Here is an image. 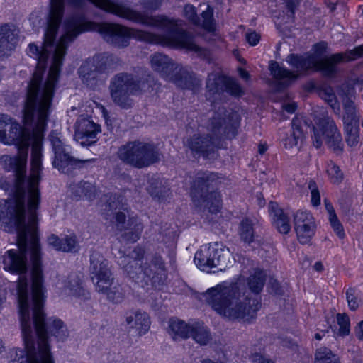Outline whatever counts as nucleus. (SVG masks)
<instances>
[{
    "instance_id": "nucleus-1",
    "label": "nucleus",
    "mask_w": 363,
    "mask_h": 363,
    "mask_svg": "<svg viewBox=\"0 0 363 363\" xmlns=\"http://www.w3.org/2000/svg\"><path fill=\"white\" fill-rule=\"evenodd\" d=\"M65 33L55 43L52 40L40 46L31 43L28 47V55L37 61L35 70L28 84L23 105L25 127L7 114H0V142L14 144L18 155L0 157V165L15 176L14 191H26L24 184L28 149L31 145L30 174L28 190L38 189L42 166L43 133L50 113L52 99L59 82L61 67L69 45L82 33L96 31L108 43L117 48L127 47L131 37L139 40V30L108 23L86 21L84 14L74 13L65 21Z\"/></svg>"
},
{
    "instance_id": "nucleus-2",
    "label": "nucleus",
    "mask_w": 363,
    "mask_h": 363,
    "mask_svg": "<svg viewBox=\"0 0 363 363\" xmlns=\"http://www.w3.org/2000/svg\"><path fill=\"white\" fill-rule=\"evenodd\" d=\"M26 191L18 190L13 196L4 201L6 214L14 220L17 231L16 244L18 250H9L0 258L4 269L11 274L19 275L17 284L18 305L23 323L28 320V301L30 300V289L28 279L24 276L28 272V240H30L31 297L33 296L35 269L40 274V291L44 290L43 274L41 262L40 246L38 237L37 209L40 202L39 189L28 190V221H26Z\"/></svg>"
},
{
    "instance_id": "nucleus-3",
    "label": "nucleus",
    "mask_w": 363,
    "mask_h": 363,
    "mask_svg": "<svg viewBox=\"0 0 363 363\" xmlns=\"http://www.w3.org/2000/svg\"><path fill=\"white\" fill-rule=\"evenodd\" d=\"M33 305V318L30 315V300L28 301V320L23 323L18 309L21 331L26 350L15 349L10 363H54L48 344V335L64 342L69 331L64 322L58 318H45L43 311L45 301V289L40 291V274L35 269Z\"/></svg>"
},
{
    "instance_id": "nucleus-4",
    "label": "nucleus",
    "mask_w": 363,
    "mask_h": 363,
    "mask_svg": "<svg viewBox=\"0 0 363 363\" xmlns=\"http://www.w3.org/2000/svg\"><path fill=\"white\" fill-rule=\"evenodd\" d=\"M264 271L257 269L247 279V286L253 296L238 282H223L208 289L203 297L218 314L229 320L250 321L256 318L261 306L259 294L266 281Z\"/></svg>"
},
{
    "instance_id": "nucleus-5",
    "label": "nucleus",
    "mask_w": 363,
    "mask_h": 363,
    "mask_svg": "<svg viewBox=\"0 0 363 363\" xmlns=\"http://www.w3.org/2000/svg\"><path fill=\"white\" fill-rule=\"evenodd\" d=\"M239 117L236 112L228 111L224 106H219L210 118L207 128L210 134H194L187 139L185 145L194 156L203 158H213L218 149L219 138L235 135V130L239 125Z\"/></svg>"
},
{
    "instance_id": "nucleus-6",
    "label": "nucleus",
    "mask_w": 363,
    "mask_h": 363,
    "mask_svg": "<svg viewBox=\"0 0 363 363\" xmlns=\"http://www.w3.org/2000/svg\"><path fill=\"white\" fill-rule=\"evenodd\" d=\"M154 84L155 79L150 74L138 77L133 73L121 72L111 79L108 91L113 104L122 109L128 110L134 104L131 96L150 91Z\"/></svg>"
},
{
    "instance_id": "nucleus-7",
    "label": "nucleus",
    "mask_w": 363,
    "mask_h": 363,
    "mask_svg": "<svg viewBox=\"0 0 363 363\" xmlns=\"http://www.w3.org/2000/svg\"><path fill=\"white\" fill-rule=\"evenodd\" d=\"M108 264L101 252L91 251L89 272L96 290L106 294L110 301L118 303L124 298V291L120 284L113 282Z\"/></svg>"
},
{
    "instance_id": "nucleus-8",
    "label": "nucleus",
    "mask_w": 363,
    "mask_h": 363,
    "mask_svg": "<svg viewBox=\"0 0 363 363\" xmlns=\"http://www.w3.org/2000/svg\"><path fill=\"white\" fill-rule=\"evenodd\" d=\"M220 179L214 172H197L191 186V196L194 203L211 213H218L222 203L220 194L216 191H209V188L217 186L221 182Z\"/></svg>"
},
{
    "instance_id": "nucleus-9",
    "label": "nucleus",
    "mask_w": 363,
    "mask_h": 363,
    "mask_svg": "<svg viewBox=\"0 0 363 363\" xmlns=\"http://www.w3.org/2000/svg\"><path fill=\"white\" fill-rule=\"evenodd\" d=\"M286 61L300 73L320 72L325 77L333 78L339 72L337 65L346 61V54L338 52L318 60L313 54L291 53L286 57Z\"/></svg>"
},
{
    "instance_id": "nucleus-10",
    "label": "nucleus",
    "mask_w": 363,
    "mask_h": 363,
    "mask_svg": "<svg viewBox=\"0 0 363 363\" xmlns=\"http://www.w3.org/2000/svg\"><path fill=\"white\" fill-rule=\"evenodd\" d=\"M117 156L124 164L143 169L159 162L161 153L153 143L134 140L121 146Z\"/></svg>"
},
{
    "instance_id": "nucleus-11",
    "label": "nucleus",
    "mask_w": 363,
    "mask_h": 363,
    "mask_svg": "<svg viewBox=\"0 0 363 363\" xmlns=\"http://www.w3.org/2000/svg\"><path fill=\"white\" fill-rule=\"evenodd\" d=\"M313 133V145L316 148H320L325 142L335 155H340L342 153L344 144L341 133L334 120L327 112H322L315 118Z\"/></svg>"
},
{
    "instance_id": "nucleus-12",
    "label": "nucleus",
    "mask_w": 363,
    "mask_h": 363,
    "mask_svg": "<svg viewBox=\"0 0 363 363\" xmlns=\"http://www.w3.org/2000/svg\"><path fill=\"white\" fill-rule=\"evenodd\" d=\"M118 61L116 56L107 52L96 54L80 65L79 77L84 84L94 89L97 86L99 75L113 71Z\"/></svg>"
},
{
    "instance_id": "nucleus-13",
    "label": "nucleus",
    "mask_w": 363,
    "mask_h": 363,
    "mask_svg": "<svg viewBox=\"0 0 363 363\" xmlns=\"http://www.w3.org/2000/svg\"><path fill=\"white\" fill-rule=\"evenodd\" d=\"M231 254L228 248L223 244L214 242L209 246H203L194 256V262L203 271H209L213 268L223 271L230 264Z\"/></svg>"
},
{
    "instance_id": "nucleus-14",
    "label": "nucleus",
    "mask_w": 363,
    "mask_h": 363,
    "mask_svg": "<svg viewBox=\"0 0 363 363\" xmlns=\"http://www.w3.org/2000/svg\"><path fill=\"white\" fill-rule=\"evenodd\" d=\"M121 206L118 198L113 197L110 199L106 207L111 211L119 210L115 213L114 218L116 230L122 232L121 238L127 242H135L140 238L143 225L137 217H132L126 220L125 213L120 211L121 209H124Z\"/></svg>"
},
{
    "instance_id": "nucleus-15",
    "label": "nucleus",
    "mask_w": 363,
    "mask_h": 363,
    "mask_svg": "<svg viewBox=\"0 0 363 363\" xmlns=\"http://www.w3.org/2000/svg\"><path fill=\"white\" fill-rule=\"evenodd\" d=\"M137 270L140 278L139 281H133L141 284L143 286L150 285L155 289H160L167 279L164 262L158 254L147 258L145 263Z\"/></svg>"
},
{
    "instance_id": "nucleus-16",
    "label": "nucleus",
    "mask_w": 363,
    "mask_h": 363,
    "mask_svg": "<svg viewBox=\"0 0 363 363\" xmlns=\"http://www.w3.org/2000/svg\"><path fill=\"white\" fill-rule=\"evenodd\" d=\"M206 89L207 97L224 92L234 97H239L244 94L242 86L236 79L217 72L208 74Z\"/></svg>"
},
{
    "instance_id": "nucleus-17",
    "label": "nucleus",
    "mask_w": 363,
    "mask_h": 363,
    "mask_svg": "<svg viewBox=\"0 0 363 363\" xmlns=\"http://www.w3.org/2000/svg\"><path fill=\"white\" fill-rule=\"evenodd\" d=\"M50 141L55 154L52 165L62 172L69 165L90 164L96 162V159L77 160L70 155L69 147L65 145L60 138L55 133L50 135Z\"/></svg>"
},
{
    "instance_id": "nucleus-18",
    "label": "nucleus",
    "mask_w": 363,
    "mask_h": 363,
    "mask_svg": "<svg viewBox=\"0 0 363 363\" xmlns=\"http://www.w3.org/2000/svg\"><path fill=\"white\" fill-rule=\"evenodd\" d=\"M74 140L82 146H89L96 142V135L101 132L99 124L86 118H79L75 123Z\"/></svg>"
},
{
    "instance_id": "nucleus-19",
    "label": "nucleus",
    "mask_w": 363,
    "mask_h": 363,
    "mask_svg": "<svg viewBox=\"0 0 363 363\" xmlns=\"http://www.w3.org/2000/svg\"><path fill=\"white\" fill-rule=\"evenodd\" d=\"M145 250L137 245L129 255H121L118 260V264L124 269L128 275L133 280L139 281L140 276L137 269L142 265L140 262L143 259Z\"/></svg>"
},
{
    "instance_id": "nucleus-20",
    "label": "nucleus",
    "mask_w": 363,
    "mask_h": 363,
    "mask_svg": "<svg viewBox=\"0 0 363 363\" xmlns=\"http://www.w3.org/2000/svg\"><path fill=\"white\" fill-rule=\"evenodd\" d=\"M182 89H190L196 91L201 85V80L187 69L178 65L177 69L169 80Z\"/></svg>"
},
{
    "instance_id": "nucleus-21",
    "label": "nucleus",
    "mask_w": 363,
    "mask_h": 363,
    "mask_svg": "<svg viewBox=\"0 0 363 363\" xmlns=\"http://www.w3.org/2000/svg\"><path fill=\"white\" fill-rule=\"evenodd\" d=\"M18 42V32L14 26L7 23L0 26V56H8Z\"/></svg>"
},
{
    "instance_id": "nucleus-22",
    "label": "nucleus",
    "mask_w": 363,
    "mask_h": 363,
    "mask_svg": "<svg viewBox=\"0 0 363 363\" xmlns=\"http://www.w3.org/2000/svg\"><path fill=\"white\" fill-rule=\"evenodd\" d=\"M150 63L153 70L168 81L172 77L178 66L170 57L160 52H156L150 56Z\"/></svg>"
},
{
    "instance_id": "nucleus-23",
    "label": "nucleus",
    "mask_w": 363,
    "mask_h": 363,
    "mask_svg": "<svg viewBox=\"0 0 363 363\" xmlns=\"http://www.w3.org/2000/svg\"><path fill=\"white\" fill-rule=\"evenodd\" d=\"M126 325L130 328H135L139 335L145 334L150 329V320L147 313L140 310H131L125 312Z\"/></svg>"
},
{
    "instance_id": "nucleus-24",
    "label": "nucleus",
    "mask_w": 363,
    "mask_h": 363,
    "mask_svg": "<svg viewBox=\"0 0 363 363\" xmlns=\"http://www.w3.org/2000/svg\"><path fill=\"white\" fill-rule=\"evenodd\" d=\"M269 69L272 75L278 82L280 89L286 88L292 81L297 79L299 77V74L280 66L275 61L270 62Z\"/></svg>"
},
{
    "instance_id": "nucleus-25",
    "label": "nucleus",
    "mask_w": 363,
    "mask_h": 363,
    "mask_svg": "<svg viewBox=\"0 0 363 363\" xmlns=\"http://www.w3.org/2000/svg\"><path fill=\"white\" fill-rule=\"evenodd\" d=\"M269 211L273 219L275 228L280 233L286 234L291 229L290 220L288 216L280 208L276 202L269 203Z\"/></svg>"
},
{
    "instance_id": "nucleus-26",
    "label": "nucleus",
    "mask_w": 363,
    "mask_h": 363,
    "mask_svg": "<svg viewBox=\"0 0 363 363\" xmlns=\"http://www.w3.org/2000/svg\"><path fill=\"white\" fill-rule=\"evenodd\" d=\"M304 135L298 119H293L291 121V129L289 134L282 140L283 145L286 149H291L297 147L298 142H302Z\"/></svg>"
},
{
    "instance_id": "nucleus-27",
    "label": "nucleus",
    "mask_w": 363,
    "mask_h": 363,
    "mask_svg": "<svg viewBox=\"0 0 363 363\" xmlns=\"http://www.w3.org/2000/svg\"><path fill=\"white\" fill-rule=\"evenodd\" d=\"M72 192L77 197H84L89 201H92L97 194V188L95 183L81 181L72 185Z\"/></svg>"
},
{
    "instance_id": "nucleus-28",
    "label": "nucleus",
    "mask_w": 363,
    "mask_h": 363,
    "mask_svg": "<svg viewBox=\"0 0 363 363\" xmlns=\"http://www.w3.org/2000/svg\"><path fill=\"white\" fill-rule=\"evenodd\" d=\"M190 328L184 321L172 318L169 321L168 333L174 340H185L189 337Z\"/></svg>"
},
{
    "instance_id": "nucleus-29",
    "label": "nucleus",
    "mask_w": 363,
    "mask_h": 363,
    "mask_svg": "<svg viewBox=\"0 0 363 363\" xmlns=\"http://www.w3.org/2000/svg\"><path fill=\"white\" fill-rule=\"evenodd\" d=\"M66 287L69 289V294L72 296L84 299L89 298V293L83 288L81 277L79 274H70L68 277Z\"/></svg>"
},
{
    "instance_id": "nucleus-30",
    "label": "nucleus",
    "mask_w": 363,
    "mask_h": 363,
    "mask_svg": "<svg viewBox=\"0 0 363 363\" xmlns=\"http://www.w3.org/2000/svg\"><path fill=\"white\" fill-rule=\"evenodd\" d=\"M189 337L201 345H206L211 340V335L208 328L200 323L191 325Z\"/></svg>"
},
{
    "instance_id": "nucleus-31",
    "label": "nucleus",
    "mask_w": 363,
    "mask_h": 363,
    "mask_svg": "<svg viewBox=\"0 0 363 363\" xmlns=\"http://www.w3.org/2000/svg\"><path fill=\"white\" fill-rule=\"evenodd\" d=\"M147 190L151 196L160 200L167 195L169 189L163 184L162 180L159 177H152L149 179Z\"/></svg>"
},
{
    "instance_id": "nucleus-32",
    "label": "nucleus",
    "mask_w": 363,
    "mask_h": 363,
    "mask_svg": "<svg viewBox=\"0 0 363 363\" xmlns=\"http://www.w3.org/2000/svg\"><path fill=\"white\" fill-rule=\"evenodd\" d=\"M315 223L294 225L297 238L301 244H306L310 242L315 234Z\"/></svg>"
},
{
    "instance_id": "nucleus-33",
    "label": "nucleus",
    "mask_w": 363,
    "mask_h": 363,
    "mask_svg": "<svg viewBox=\"0 0 363 363\" xmlns=\"http://www.w3.org/2000/svg\"><path fill=\"white\" fill-rule=\"evenodd\" d=\"M240 236L245 242L251 243L255 240L253 223L248 218L243 219L239 227Z\"/></svg>"
},
{
    "instance_id": "nucleus-34",
    "label": "nucleus",
    "mask_w": 363,
    "mask_h": 363,
    "mask_svg": "<svg viewBox=\"0 0 363 363\" xmlns=\"http://www.w3.org/2000/svg\"><path fill=\"white\" fill-rule=\"evenodd\" d=\"M314 363H340V362L330 349L323 347L316 350Z\"/></svg>"
},
{
    "instance_id": "nucleus-35",
    "label": "nucleus",
    "mask_w": 363,
    "mask_h": 363,
    "mask_svg": "<svg viewBox=\"0 0 363 363\" xmlns=\"http://www.w3.org/2000/svg\"><path fill=\"white\" fill-rule=\"evenodd\" d=\"M357 123H345V140L350 147L357 145L359 142V126Z\"/></svg>"
},
{
    "instance_id": "nucleus-36",
    "label": "nucleus",
    "mask_w": 363,
    "mask_h": 363,
    "mask_svg": "<svg viewBox=\"0 0 363 363\" xmlns=\"http://www.w3.org/2000/svg\"><path fill=\"white\" fill-rule=\"evenodd\" d=\"M201 16V23L199 26H201L208 31L214 30L216 22L213 18V9L210 6H208L206 9L202 11Z\"/></svg>"
},
{
    "instance_id": "nucleus-37",
    "label": "nucleus",
    "mask_w": 363,
    "mask_h": 363,
    "mask_svg": "<svg viewBox=\"0 0 363 363\" xmlns=\"http://www.w3.org/2000/svg\"><path fill=\"white\" fill-rule=\"evenodd\" d=\"M175 233L174 228L171 224L164 223L160 226L156 239L158 242L167 243L174 238Z\"/></svg>"
},
{
    "instance_id": "nucleus-38",
    "label": "nucleus",
    "mask_w": 363,
    "mask_h": 363,
    "mask_svg": "<svg viewBox=\"0 0 363 363\" xmlns=\"http://www.w3.org/2000/svg\"><path fill=\"white\" fill-rule=\"evenodd\" d=\"M345 114L343 121L345 123H358V118L356 113V108L354 102L347 99L344 103Z\"/></svg>"
},
{
    "instance_id": "nucleus-39",
    "label": "nucleus",
    "mask_w": 363,
    "mask_h": 363,
    "mask_svg": "<svg viewBox=\"0 0 363 363\" xmlns=\"http://www.w3.org/2000/svg\"><path fill=\"white\" fill-rule=\"evenodd\" d=\"M60 251L65 252H76L79 250L77 237L74 234L67 235L62 238Z\"/></svg>"
},
{
    "instance_id": "nucleus-40",
    "label": "nucleus",
    "mask_w": 363,
    "mask_h": 363,
    "mask_svg": "<svg viewBox=\"0 0 363 363\" xmlns=\"http://www.w3.org/2000/svg\"><path fill=\"white\" fill-rule=\"evenodd\" d=\"M336 317L337 324L340 326L338 335L342 337L348 335L350 332L349 316L346 313H337Z\"/></svg>"
},
{
    "instance_id": "nucleus-41",
    "label": "nucleus",
    "mask_w": 363,
    "mask_h": 363,
    "mask_svg": "<svg viewBox=\"0 0 363 363\" xmlns=\"http://www.w3.org/2000/svg\"><path fill=\"white\" fill-rule=\"evenodd\" d=\"M345 294L349 308L352 311H356L359 307L361 303L357 294V290L353 287H350L347 289Z\"/></svg>"
},
{
    "instance_id": "nucleus-42",
    "label": "nucleus",
    "mask_w": 363,
    "mask_h": 363,
    "mask_svg": "<svg viewBox=\"0 0 363 363\" xmlns=\"http://www.w3.org/2000/svg\"><path fill=\"white\" fill-rule=\"evenodd\" d=\"M313 223H315L314 218L307 211H298L294 215V225Z\"/></svg>"
},
{
    "instance_id": "nucleus-43",
    "label": "nucleus",
    "mask_w": 363,
    "mask_h": 363,
    "mask_svg": "<svg viewBox=\"0 0 363 363\" xmlns=\"http://www.w3.org/2000/svg\"><path fill=\"white\" fill-rule=\"evenodd\" d=\"M327 172L334 184H340L343 179V173L340 167L335 164L331 163L328 165Z\"/></svg>"
},
{
    "instance_id": "nucleus-44",
    "label": "nucleus",
    "mask_w": 363,
    "mask_h": 363,
    "mask_svg": "<svg viewBox=\"0 0 363 363\" xmlns=\"http://www.w3.org/2000/svg\"><path fill=\"white\" fill-rule=\"evenodd\" d=\"M184 16L188 20L194 25L201 23V18L197 15L196 8L191 4H187L184 8Z\"/></svg>"
},
{
    "instance_id": "nucleus-45",
    "label": "nucleus",
    "mask_w": 363,
    "mask_h": 363,
    "mask_svg": "<svg viewBox=\"0 0 363 363\" xmlns=\"http://www.w3.org/2000/svg\"><path fill=\"white\" fill-rule=\"evenodd\" d=\"M308 187L311 191V201L312 205L313 206H318L320 204V195L316 183L314 181L311 180L308 182Z\"/></svg>"
},
{
    "instance_id": "nucleus-46",
    "label": "nucleus",
    "mask_w": 363,
    "mask_h": 363,
    "mask_svg": "<svg viewBox=\"0 0 363 363\" xmlns=\"http://www.w3.org/2000/svg\"><path fill=\"white\" fill-rule=\"evenodd\" d=\"M329 220L331 227L333 228V230L335 232L337 235L341 239L344 238L345 232L343 226L338 220L337 215L333 214L330 217H329Z\"/></svg>"
},
{
    "instance_id": "nucleus-47",
    "label": "nucleus",
    "mask_w": 363,
    "mask_h": 363,
    "mask_svg": "<svg viewBox=\"0 0 363 363\" xmlns=\"http://www.w3.org/2000/svg\"><path fill=\"white\" fill-rule=\"evenodd\" d=\"M346 61L354 60L363 56V45L347 50L346 52Z\"/></svg>"
},
{
    "instance_id": "nucleus-48",
    "label": "nucleus",
    "mask_w": 363,
    "mask_h": 363,
    "mask_svg": "<svg viewBox=\"0 0 363 363\" xmlns=\"http://www.w3.org/2000/svg\"><path fill=\"white\" fill-rule=\"evenodd\" d=\"M162 0H141L143 8L149 11H155L160 9Z\"/></svg>"
},
{
    "instance_id": "nucleus-49",
    "label": "nucleus",
    "mask_w": 363,
    "mask_h": 363,
    "mask_svg": "<svg viewBox=\"0 0 363 363\" xmlns=\"http://www.w3.org/2000/svg\"><path fill=\"white\" fill-rule=\"evenodd\" d=\"M328 48V43L325 41H321L320 43H315L313 47V50L314 51V55L320 57L322 56L325 52L326 49Z\"/></svg>"
},
{
    "instance_id": "nucleus-50",
    "label": "nucleus",
    "mask_w": 363,
    "mask_h": 363,
    "mask_svg": "<svg viewBox=\"0 0 363 363\" xmlns=\"http://www.w3.org/2000/svg\"><path fill=\"white\" fill-rule=\"evenodd\" d=\"M48 242L49 245L52 246L55 250L60 251V247H61L62 246V238H60L57 235L55 234H51L48 238Z\"/></svg>"
},
{
    "instance_id": "nucleus-51",
    "label": "nucleus",
    "mask_w": 363,
    "mask_h": 363,
    "mask_svg": "<svg viewBox=\"0 0 363 363\" xmlns=\"http://www.w3.org/2000/svg\"><path fill=\"white\" fill-rule=\"evenodd\" d=\"M269 292L275 295H282L284 289L277 280L272 279L269 281Z\"/></svg>"
},
{
    "instance_id": "nucleus-52",
    "label": "nucleus",
    "mask_w": 363,
    "mask_h": 363,
    "mask_svg": "<svg viewBox=\"0 0 363 363\" xmlns=\"http://www.w3.org/2000/svg\"><path fill=\"white\" fill-rule=\"evenodd\" d=\"M286 6L290 12L289 16L294 18L295 10L299 5L300 0H284Z\"/></svg>"
},
{
    "instance_id": "nucleus-53",
    "label": "nucleus",
    "mask_w": 363,
    "mask_h": 363,
    "mask_svg": "<svg viewBox=\"0 0 363 363\" xmlns=\"http://www.w3.org/2000/svg\"><path fill=\"white\" fill-rule=\"evenodd\" d=\"M246 40L250 45H256L260 40V35L253 31L246 34Z\"/></svg>"
},
{
    "instance_id": "nucleus-54",
    "label": "nucleus",
    "mask_w": 363,
    "mask_h": 363,
    "mask_svg": "<svg viewBox=\"0 0 363 363\" xmlns=\"http://www.w3.org/2000/svg\"><path fill=\"white\" fill-rule=\"evenodd\" d=\"M67 4L77 9H83L86 5V0H67Z\"/></svg>"
},
{
    "instance_id": "nucleus-55",
    "label": "nucleus",
    "mask_w": 363,
    "mask_h": 363,
    "mask_svg": "<svg viewBox=\"0 0 363 363\" xmlns=\"http://www.w3.org/2000/svg\"><path fill=\"white\" fill-rule=\"evenodd\" d=\"M296 107L297 106L295 103L284 104L282 106L283 109L289 113H294Z\"/></svg>"
},
{
    "instance_id": "nucleus-56",
    "label": "nucleus",
    "mask_w": 363,
    "mask_h": 363,
    "mask_svg": "<svg viewBox=\"0 0 363 363\" xmlns=\"http://www.w3.org/2000/svg\"><path fill=\"white\" fill-rule=\"evenodd\" d=\"M324 204L328 213L329 217H330L333 214H336L332 203L328 199H324Z\"/></svg>"
},
{
    "instance_id": "nucleus-57",
    "label": "nucleus",
    "mask_w": 363,
    "mask_h": 363,
    "mask_svg": "<svg viewBox=\"0 0 363 363\" xmlns=\"http://www.w3.org/2000/svg\"><path fill=\"white\" fill-rule=\"evenodd\" d=\"M355 331L357 337L363 341V320L358 324Z\"/></svg>"
},
{
    "instance_id": "nucleus-58",
    "label": "nucleus",
    "mask_w": 363,
    "mask_h": 363,
    "mask_svg": "<svg viewBox=\"0 0 363 363\" xmlns=\"http://www.w3.org/2000/svg\"><path fill=\"white\" fill-rule=\"evenodd\" d=\"M239 74L241 78H242L245 80H248L250 78L249 73L245 69H244L242 68H239Z\"/></svg>"
},
{
    "instance_id": "nucleus-59",
    "label": "nucleus",
    "mask_w": 363,
    "mask_h": 363,
    "mask_svg": "<svg viewBox=\"0 0 363 363\" xmlns=\"http://www.w3.org/2000/svg\"><path fill=\"white\" fill-rule=\"evenodd\" d=\"M314 269L318 272H321L323 270V265L320 262H317L314 264Z\"/></svg>"
},
{
    "instance_id": "nucleus-60",
    "label": "nucleus",
    "mask_w": 363,
    "mask_h": 363,
    "mask_svg": "<svg viewBox=\"0 0 363 363\" xmlns=\"http://www.w3.org/2000/svg\"><path fill=\"white\" fill-rule=\"evenodd\" d=\"M257 363H273L271 360L260 359Z\"/></svg>"
},
{
    "instance_id": "nucleus-61",
    "label": "nucleus",
    "mask_w": 363,
    "mask_h": 363,
    "mask_svg": "<svg viewBox=\"0 0 363 363\" xmlns=\"http://www.w3.org/2000/svg\"><path fill=\"white\" fill-rule=\"evenodd\" d=\"M266 151V147H264L263 145H260L259 147V152L260 154H263L264 153V152Z\"/></svg>"
},
{
    "instance_id": "nucleus-62",
    "label": "nucleus",
    "mask_w": 363,
    "mask_h": 363,
    "mask_svg": "<svg viewBox=\"0 0 363 363\" xmlns=\"http://www.w3.org/2000/svg\"><path fill=\"white\" fill-rule=\"evenodd\" d=\"M5 299H6L5 297L0 294V306L4 302Z\"/></svg>"
},
{
    "instance_id": "nucleus-63",
    "label": "nucleus",
    "mask_w": 363,
    "mask_h": 363,
    "mask_svg": "<svg viewBox=\"0 0 363 363\" xmlns=\"http://www.w3.org/2000/svg\"><path fill=\"white\" fill-rule=\"evenodd\" d=\"M315 338L316 340H321L322 337H321V335H320L319 333H316V334L315 335Z\"/></svg>"
},
{
    "instance_id": "nucleus-64",
    "label": "nucleus",
    "mask_w": 363,
    "mask_h": 363,
    "mask_svg": "<svg viewBox=\"0 0 363 363\" xmlns=\"http://www.w3.org/2000/svg\"><path fill=\"white\" fill-rule=\"evenodd\" d=\"M258 199L259 200V204L260 206H262V205H264V201H262V200H261L259 198H258Z\"/></svg>"
}]
</instances>
